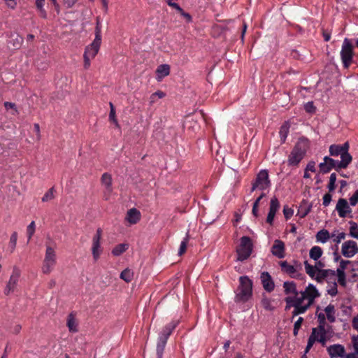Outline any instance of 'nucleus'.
Listing matches in <instances>:
<instances>
[{
	"mask_svg": "<svg viewBox=\"0 0 358 358\" xmlns=\"http://www.w3.org/2000/svg\"><path fill=\"white\" fill-rule=\"evenodd\" d=\"M309 148V141L304 137L300 138L292 150L288 157L287 164L291 166H296L303 159Z\"/></svg>",
	"mask_w": 358,
	"mask_h": 358,
	"instance_id": "f257e3e1",
	"label": "nucleus"
},
{
	"mask_svg": "<svg viewBox=\"0 0 358 358\" xmlns=\"http://www.w3.org/2000/svg\"><path fill=\"white\" fill-rule=\"evenodd\" d=\"M238 292L235 296L236 302H246L252 294V282L248 276H241Z\"/></svg>",
	"mask_w": 358,
	"mask_h": 358,
	"instance_id": "f03ea898",
	"label": "nucleus"
},
{
	"mask_svg": "<svg viewBox=\"0 0 358 358\" xmlns=\"http://www.w3.org/2000/svg\"><path fill=\"white\" fill-rule=\"evenodd\" d=\"M177 324L178 322H171L164 327L161 334L159 335L157 345V358H162L163 352L169 336L171 334Z\"/></svg>",
	"mask_w": 358,
	"mask_h": 358,
	"instance_id": "7ed1b4c3",
	"label": "nucleus"
},
{
	"mask_svg": "<svg viewBox=\"0 0 358 358\" xmlns=\"http://www.w3.org/2000/svg\"><path fill=\"white\" fill-rule=\"evenodd\" d=\"M285 301L286 302V310L294 307V310L292 311V319L300 314H303L310 307V305L308 303L302 305L303 301H301V299H299L298 296H287L285 299Z\"/></svg>",
	"mask_w": 358,
	"mask_h": 358,
	"instance_id": "20e7f679",
	"label": "nucleus"
},
{
	"mask_svg": "<svg viewBox=\"0 0 358 358\" xmlns=\"http://www.w3.org/2000/svg\"><path fill=\"white\" fill-rule=\"evenodd\" d=\"M252 247L251 238L248 236H243L241 238L240 245L236 250L237 260L243 262L247 259L252 254Z\"/></svg>",
	"mask_w": 358,
	"mask_h": 358,
	"instance_id": "39448f33",
	"label": "nucleus"
},
{
	"mask_svg": "<svg viewBox=\"0 0 358 358\" xmlns=\"http://www.w3.org/2000/svg\"><path fill=\"white\" fill-rule=\"evenodd\" d=\"M353 55L352 44L348 38H345L343 40L341 50V58L345 69L349 68L353 62Z\"/></svg>",
	"mask_w": 358,
	"mask_h": 358,
	"instance_id": "423d86ee",
	"label": "nucleus"
},
{
	"mask_svg": "<svg viewBox=\"0 0 358 358\" xmlns=\"http://www.w3.org/2000/svg\"><path fill=\"white\" fill-rule=\"evenodd\" d=\"M271 186L268 172L266 169L261 170L257 175L255 180L252 183L251 192L256 189L264 190Z\"/></svg>",
	"mask_w": 358,
	"mask_h": 358,
	"instance_id": "0eeeda50",
	"label": "nucleus"
},
{
	"mask_svg": "<svg viewBox=\"0 0 358 358\" xmlns=\"http://www.w3.org/2000/svg\"><path fill=\"white\" fill-rule=\"evenodd\" d=\"M56 264V254L50 246L46 248L45 255L43 263L42 271L45 274H49Z\"/></svg>",
	"mask_w": 358,
	"mask_h": 358,
	"instance_id": "6e6552de",
	"label": "nucleus"
},
{
	"mask_svg": "<svg viewBox=\"0 0 358 358\" xmlns=\"http://www.w3.org/2000/svg\"><path fill=\"white\" fill-rule=\"evenodd\" d=\"M300 296H298L299 299L301 301H304L305 299L308 300V303L309 305H312L315 301V299L320 296L318 290L316 289L315 286L313 284H309L304 291H301L299 292Z\"/></svg>",
	"mask_w": 358,
	"mask_h": 358,
	"instance_id": "1a4fd4ad",
	"label": "nucleus"
},
{
	"mask_svg": "<svg viewBox=\"0 0 358 358\" xmlns=\"http://www.w3.org/2000/svg\"><path fill=\"white\" fill-rule=\"evenodd\" d=\"M101 236L102 230L101 228H98L92 238V254L94 261H96L99 259L100 255L103 251L100 243Z\"/></svg>",
	"mask_w": 358,
	"mask_h": 358,
	"instance_id": "9d476101",
	"label": "nucleus"
},
{
	"mask_svg": "<svg viewBox=\"0 0 358 358\" xmlns=\"http://www.w3.org/2000/svg\"><path fill=\"white\" fill-rule=\"evenodd\" d=\"M349 150V143L348 142H345L342 145H331L329 147V153L332 156H338L341 155V159L343 158V157H345L348 155L350 158V160H352V157L351 155L348 152Z\"/></svg>",
	"mask_w": 358,
	"mask_h": 358,
	"instance_id": "9b49d317",
	"label": "nucleus"
},
{
	"mask_svg": "<svg viewBox=\"0 0 358 358\" xmlns=\"http://www.w3.org/2000/svg\"><path fill=\"white\" fill-rule=\"evenodd\" d=\"M324 160L329 163V166H330L331 169H334L337 171L342 169H346L352 162L348 155L345 157V156L343 157L341 161L335 160L327 156L324 157Z\"/></svg>",
	"mask_w": 358,
	"mask_h": 358,
	"instance_id": "f8f14e48",
	"label": "nucleus"
},
{
	"mask_svg": "<svg viewBox=\"0 0 358 358\" xmlns=\"http://www.w3.org/2000/svg\"><path fill=\"white\" fill-rule=\"evenodd\" d=\"M341 252L345 257H352L358 252V246L357 243L354 241H348L344 242L342 245Z\"/></svg>",
	"mask_w": 358,
	"mask_h": 358,
	"instance_id": "ddd939ff",
	"label": "nucleus"
},
{
	"mask_svg": "<svg viewBox=\"0 0 358 358\" xmlns=\"http://www.w3.org/2000/svg\"><path fill=\"white\" fill-rule=\"evenodd\" d=\"M280 266L282 271L292 278H297L300 275L297 273L298 270L301 268V264L295 262V265H289L286 261L280 262Z\"/></svg>",
	"mask_w": 358,
	"mask_h": 358,
	"instance_id": "4468645a",
	"label": "nucleus"
},
{
	"mask_svg": "<svg viewBox=\"0 0 358 358\" xmlns=\"http://www.w3.org/2000/svg\"><path fill=\"white\" fill-rule=\"evenodd\" d=\"M101 43V39L95 38L85 48L84 55L86 57L94 58L99 52Z\"/></svg>",
	"mask_w": 358,
	"mask_h": 358,
	"instance_id": "2eb2a0df",
	"label": "nucleus"
},
{
	"mask_svg": "<svg viewBox=\"0 0 358 358\" xmlns=\"http://www.w3.org/2000/svg\"><path fill=\"white\" fill-rule=\"evenodd\" d=\"M336 210H337L340 217L344 218L348 213L352 212V210L345 199L341 198L338 200L336 206Z\"/></svg>",
	"mask_w": 358,
	"mask_h": 358,
	"instance_id": "dca6fc26",
	"label": "nucleus"
},
{
	"mask_svg": "<svg viewBox=\"0 0 358 358\" xmlns=\"http://www.w3.org/2000/svg\"><path fill=\"white\" fill-rule=\"evenodd\" d=\"M19 277L20 271L17 268H14L13 273L10 277L9 281L5 288V294L8 295L15 290Z\"/></svg>",
	"mask_w": 358,
	"mask_h": 358,
	"instance_id": "f3484780",
	"label": "nucleus"
},
{
	"mask_svg": "<svg viewBox=\"0 0 358 358\" xmlns=\"http://www.w3.org/2000/svg\"><path fill=\"white\" fill-rule=\"evenodd\" d=\"M101 184L105 188L104 198L108 200L113 192L111 176L105 173L101 176Z\"/></svg>",
	"mask_w": 358,
	"mask_h": 358,
	"instance_id": "a211bd4d",
	"label": "nucleus"
},
{
	"mask_svg": "<svg viewBox=\"0 0 358 358\" xmlns=\"http://www.w3.org/2000/svg\"><path fill=\"white\" fill-rule=\"evenodd\" d=\"M262 285L264 289L268 292H271L275 288L274 282L271 276V275L266 272L264 271L261 273L260 276Z\"/></svg>",
	"mask_w": 358,
	"mask_h": 358,
	"instance_id": "6ab92c4d",
	"label": "nucleus"
},
{
	"mask_svg": "<svg viewBox=\"0 0 358 358\" xmlns=\"http://www.w3.org/2000/svg\"><path fill=\"white\" fill-rule=\"evenodd\" d=\"M285 243L280 240H275L271 247V253L279 259L285 257Z\"/></svg>",
	"mask_w": 358,
	"mask_h": 358,
	"instance_id": "aec40b11",
	"label": "nucleus"
},
{
	"mask_svg": "<svg viewBox=\"0 0 358 358\" xmlns=\"http://www.w3.org/2000/svg\"><path fill=\"white\" fill-rule=\"evenodd\" d=\"M327 352L331 357H343L345 355V348L340 344H334L327 348Z\"/></svg>",
	"mask_w": 358,
	"mask_h": 358,
	"instance_id": "412c9836",
	"label": "nucleus"
},
{
	"mask_svg": "<svg viewBox=\"0 0 358 358\" xmlns=\"http://www.w3.org/2000/svg\"><path fill=\"white\" fill-rule=\"evenodd\" d=\"M141 219V213L135 208L129 209L125 217V220L131 224H136Z\"/></svg>",
	"mask_w": 358,
	"mask_h": 358,
	"instance_id": "4be33fe9",
	"label": "nucleus"
},
{
	"mask_svg": "<svg viewBox=\"0 0 358 358\" xmlns=\"http://www.w3.org/2000/svg\"><path fill=\"white\" fill-rule=\"evenodd\" d=\"M336 275V271L331 269L319 270L316 275L315 280L320 283H322L327 277Z\"/></svg>",
	"mask_w": 358,
	"mask_h": 358,
	"instance_id": "5701e85b",
	"label": "nucleus"
},
{
	"mask_svg": "<svg viewBox=\"0 0 358 358\" xmlns=\"http://www.w3.org/2000/svg\"><path fill=\"white\" fill-rule=\"evenodd\" d=\"M284 292L286 294H293V296H299L296 289V285L293 281H287L283 283Z\"/></svg>",
	"mask_w": 358,
	"mask_h": 358,
	"instance_id": "b1692460",
	"label": "nucleus"
},
{
	"mask_svg": "<svg viewBox=\"0 0 358 358\" xmlns=\"http://www.w3.org/2000/svg\"><path fill=\"white\" fill-rule=\"evenodd\" d=\"M312 207V203H308L306 201L303 200L298 209L297 215L301 218L306 217L310 212Z\"/></svg>",
	"mask_w": 358,
	"mask_h": 358,
	"instance_id": "393cba45",
	"label": "nucleus"
},
{
	"mask_svg": "<svg viewBox=\"0 0 358 358\" xmlns=\"http://www.w3.org/2000/svg\"><path fill=\"white\" fill-rule=\"evenodd\" d=\"M335 234H330L328 230L322 229L319 231L316 235V241L322 243H326L330 238L334 237Z\"/></svg>",
	"mask_w": 358,
	"mask_h": 358,
	"instance_id": "a878e982",
	"label": "nucleus"
},
{
	"mask_svg": "<svg viewBox=\"0 0 358 358\" xmlns=\"http://www.w3.org/2000/svg\"><path fill=\"white\" fill-rule=\"evenodd\" d=\"M157 79L161 80L164 77L167 76L170 73V66L169 64H161L157 70Z\"/></svg>",
	"mask_w": 358,
	"mask_h": 358,
	"instance_id": "bb28decb",
	"label": "nucleus"
},
{
	"mask_svg": "<svg viewBox=\"0 0 358 358\" xmlns=\"http://www.w3.org/2000/svg\"><path fill=\"white\" fill-rule=\"evenodd\" d=\"M289 128L290 124L288 121L285 122L280 127L279 134L282 143L285 142L287 136L289 134Z\"/></svg>",
	"mask_w": 358,
	"mask_h": 358,
	"instance_id": "cd10ccee",
	"label": "nucleus"
},
{
	"mask_svg": "<svg viewBox=\"0 0 358 358\" xmlns=\"http://www.w3.org/2000/svg\"><path fill=\"white\" fill-rule=\"evenodd\" d=\"M323 251L319 246H313L309 252L310 257L315 261H317L322 255Z\"/></svg>",
	"mask_w": 358,
	"mask_h": 358,
	"instance_id": "c85d7f7f",
	"label": "nucleus"
},
{
	"mask_svg": "<svg viewBox=\"0 0 358 358\" xmlns=\"http://www.w3.org/2000/svg\"><path fill=\"white\" fill-rule=\"evenodd\" d=\"M169 6L177 10L180 14L183 16L187 22L192 21V17L188 13H185L183 9L176 3H169Z\"/></svg>",
	"mask_w": 358,
	"mask_h": 358,
	"instance_id": "c756f323",
	"label": "nucleus"
},
{
	"mask_svg": "<svg viewBox=\"0 0 358 358\" xmlns=\"http://www.w3.org/2000/svg\"><path fill=\"white\" fill-rule=\"evenodd\" d=\"M128 249V245L125 243H121L117 245L113 250L111 253L113 255L117 257L122 255Z\"/></svg>",
	"mask_w": 358,
	"mask_h": 358,
	"instance_id": "7c9ffc66",
	"label": "nucleus"
},
{
	"mask_svg": "<svg viewBox=\"0 0 358 358\" xmlns=\"http://www.w3.org/2000/svg\"><path fill=\"white\" fill-rule=\"evenodd\" d=\"M120 277L126 282H130L134 278V272L129 268H125L121 272Z\"/></svg>",
	"mask_w": 358,
	"mask_h": 358,
	"instance_id": "2f4dec72",
	"label": "nucleus"
},
{
	"mask_svg": "<svg viewBox=\"0 0 358 358\" xmlns=\"http://www.w3.org/2000/svg\"><path fill=\"white\" fill-rule=\"evenodd\" d=\"M22 42V37L18 35L13 36L11 39L9 41V43L12 45V47L14 49H19L21 47Z\"/></svg>",
	"mask_w": 358,
	"mask_h": 358,
	"instance_id": "473e14b6",
	"label": "nucleus"
},
{
	"mask_svg": "<svg viewBox=\"0 0 358 358\" xmlns=\"http://www.w3.org/2000/svg\"><path fill=\"white\" fill-rule=\"evenodd\" d=\"M324 311H325V313L327 314V317L328 320L330 322H334L335 321V316L334 315V312H335L334 306L332 305V304L328 305L325 308Z\"/></svg>",
	"mask_w": 358,
	"mask_h": 358,
	"instance_id": "72a5a7b5",
	"label": "nucleus"
},
{
	"mask_svg": "<svg viewBox=\"0 0 358 358\" xmlns=\"http://www.w3.org/2000/svg\"><path fill=\"white\" fill-rule=\"evenodd\" d=\"M279 208V201L275 196H273L270 201L269 212L275 214Z\"/></svg>",
	"mask_w": 358,
	"mask_h": 358,
	"instance_id": "f704fd0d",
	"label": "nucleus"
},
{
	"mask_svg": "<svg viewBox=\"0 0 358 358\" xmlns=\"http://www.w3.org/2000/svg\"><path fill=\"white\" fill-rule=\"evenodd\" d=\"M304 266H305V269H306V273L313 279H315V273L317 271L316 268H315V266L310 265L308 264V262L307 261H305L304 262Z\"/></svg>",
	"mask_w": 358,
	"mask_h": 358,
	"instance_id": "c9c22d12",
	"label": "nucleus"
},
{
	"mask_svg": "<svg viewBox=\"0 0 358 358\" xmlns=\"http://www.w3.org/2000/svg\"><path fill=\"white\" fill-rule=\"evenodd\" d=\"M189 240V232H187L186 234V237L184 238V240L180 243V248L178 250V255L181 256L185 252Z\"/></svg>",
	"mask_w": 358,
	"mask_h": 358,
	"instance_id": "e433bc0d",
	"label": "nucleus"
},
{
	"mask_svg": "<svg viewBox=\"0 0 358 358\" xmlns=\"http://www.w3.org/2000/svg\"><path fill=\"white\" fill-rule=\"evenodd\" d=\"M336 271V274L337 275V277H338V283L341 286L345 287V285H346V275H345V271Z\"/></svg>",
	"mask_w": 358,
	"mask_h": 358,
	"instance_id": "4c0bfd02",
	"label": "nucleus"
},
{
	"mask_svg": "<svg viewBox=\"0 0 358 358\" xmlns=\"http://www.w3.org/2000/svg\"><path fill=\"white\" fill-rule=\"evenodd\" d=\"M109 104H110V113H109V120H110V121L113 122L116 125V127H119V124H118L117 120L116 119V116H115V107L111 102H110Z\"/></svg>",
	"mask_w": 358,
	"mask_h": 358,
	"instance_id": "58836bf2",
	"label": "nucleus"
},
{
	"mask_svg": "<svg viewBox=\"0 0 358 358\" xmlns=\"http://www.w3.org/2000/svg\"><path fill=\"white\" fill-rule=\"evenodd\" d=\"M17 232H13L10 238L9 241V248L10 249V252H13L16 247L17 244Z\"/></svg>",
	"mask_w": 358,
	"mask_h": 358,
	"instance_id": "ea45409f",
	"label": "nucleus"
},
{
	"mask_svg": "<svg viewBox=\"0 0 358 358\" xmlns=\"http://www.w3.org/2000/svg\"><path fill=\"white\" fill-rule=\"evenodd\" d=\"M350 235L355 238L358 239V225L356 222H350Z\"/></svg>",
	"mask_w": 358,
	"mask_h": 358,
	"instance_id": "a19ab883",
	"label": "nucleus"
},
{
	"mask_svg": "<svg viewBox=\"0 0 358 358\" xmlns=\"http://www.w3.org/2000/svg\"><path fill=\"white\" fill-rule=\"evenodd\" d=\"M336 174L333 173L331 174L329 178V182L328 184V189L329 192H333L336 189Z\"/></svg>",
	"mask_w": 358,
	"mask_h": 358,
	"instance_id": "79ce46f5",
	"label": "nucleus"
},
{
	"mask_svg": "<svg viewBox=\"0 0 358 358\" xmlns=\"http://www.w3.org/2000/svg\"><path fill=\"white\" fill-rule=\"evenodd\" d=\"M44 1L45 0H36V7H37V8L38 9V10L40 12L41 16L43 18H46L47 17V13L45 10V9L43 8V2H44Z\"/></svg>",
	"mask_w": 358,
	"mask_h": 358,
	"instance_id": "37998d69",
	"label": "nucleus"
},
{
	"mask_svg": "<svg viewBox=\"0 0 358 358\" xmlns=\"http://www.w3.org/2000/svg\"><path fill=\"white\" fill-rule=\"evenodd\" d=\"M261 303L263 308L267 310H273L274 309L273 306L271 304V300L266 296H264L262 298Z\"/></svg>",
	"mask_w": 358,
	"mask_h": 358,
	"instance_id": "c03bdc74",
	"label": "nucleus"
},
{
	"mask_svg": "<svg viewBox=\"0 0 358 358\" xmlns=\"http://www.w3.org/2000/svg\"><path fill=\"white\" fill-rule=\"evenodd\" d=\"M55 188L51 187L42 197L43 202L49 201L55 198L54 195Z\"/></svg>",
	"mask_w": 358,
	"mask_h": 358,
	"instance_id": "a18cd8bd",
	"label": "nucleus"
},
{
	"mask_svg": "<svg viewBox=\"0 0 358 358\" xmlns=\"http://www.w3.org/2000/svg\"><path fill=\"white\" fill-rule=\"evenodd\" d=\"M94 34L95 38L101 39V26L99 17H96Z\"/></svg>",
	"mask_w": 358,
	"mask_h": 358,
	"instance_id": "49530a36",
	"label": "nucleus"
},
{
	"mask_svg": "<svg viewBox=\"0 0 358 358\" xmlns=\"http://www.w3.org/2000/svg\"><path fill=\"white\" fill-rule=\"evenodd\" d=\"M327 293L331 296H335L338 294L337 283L336 280H334L331 285H329V287L327 289Z\"/></svg>",
	"mask_w": 358,
	"mask_h": 358,
	"instance_id": "de8ad7c7",
	"label": "nucleus"
},
{
	"mask_svg": "<svg viewBox=\"0 0 358 358\" xmlns=\"http://www.w3.org/2000/svg\"><path fill=\"white\" fill-rule=\"evenodd\" d=\"M67 326H68L70 331H73V332L77 331L76 322H75L73 317L71 315H70L69 316L68 321H67Z\"/></svg>",
	"mask_w": 358,
	"mask_h": 358,
	"instance_id": "09e8293b",
	"label": "nucleus"
},
{
	"mask_svg": "<svg viewBox=\"0 0 358 358\" xmlns=\"http://www.w3.org/2000/svg\"><path fill=\"white\" fill-rule=\"evenodd\" d=\"M316 339H317V337L314 336V335H310L309 336L308 340V343H307L306 348L305 349V352L303 355H306V353H308L309 352V350H310V348L313 347V344L316 341Z\"/></svg>",
	"mask_w": 358,
	"mask_h": 358,
	"instance_id": "8fccbe9b",
	"label": "nucleus"
},
{
	"mask_svg": "<svg viewBox=\"0 0 358 358\" xmlns=\"http://www.w3.org/2000/svg\"><path fill=\"white\" fill-rule=\"evenodd\" d=\"M319 167L320 172L322 173H327L331 170V168L329 166V163L326 162L324 160L319 164Z\"/></svg>",
	"mask_w": 358,
	"mask_h": 358,
	"instance_id": "3c124183",
	"label": "nucleus"
},
{
	"mask_svg": "<svg viewBox=\"0 0 358 358\" xmlns=\"http://www.w3.org/2000/svg\"><path fill=\"white\" fill-rule=\"evenodd\" d=\"M35 231V222L32 221L27 228V232L28 235V242L31 239V236L34 234Z\"/></svg>",
	"mask_w": 358,
	"mask_h": 358,
	"instance_id": "603ef678",
	"label": "nucleus"
},
{
	"mask_svg": "<svg viewBox=\"0 0 358 358\" xmlns=\"http://www.w3.org/2000/svg\"><path fill=\"white\" fill-rule=\"evenodd\" d=\"M293 213L294 210L292 208H289L287 206H284L283 214L286 220L289 219L293 215Z\"/></svg>",
	"mask_w": 358,
	"mask_h": 358,
	"instance_id": "864d4df0",
	"label": "nucleus"
},
{
	"mask_svg": "<svg viewBox=\"0 0 358 358\" xmlns=\"http://www.w3.org/2000/svg\"><path fill=\"white\" fill-rule=\"evenodd\" d=\"M345 238V234L344 232L339 233L337 236H334L333 237V241L336 243V244H338L341 243V241Z\"/></svg>",
	"mask_w": 358,
	"mask_h": 358,
	"instance_id": "5fc2aeb1",
	"label": "nucleus"
},
{
	"mask_svg": "<svg viewBox=\"0 0 358 358\" xmlns=\"http://www.w3.org/2000/svg\"><path fill=\"white\" fill-rule=\"evenodd\" d=\"M350 203L351 206H355L358 203V189L350 198Z\"/></svg>",
	"mask_w": 358,
	"mask_h": 358,
	"instance_id": "6e6d98bb",
	"label": "nucleus"
},
{
	"mask_svg": "<svg viewBox=\"0 0 358 358\" xmlns=\"http://www.w3.org/2000/svg\"><path fill=\"white\" fill-rule=\"evenodd\" d=\"M350 262L349 260H344L341 259L340 262L339 266L336 269V271H345V269L346 268V266L348 264H349Z\"/></svg>",
	"mask_w": 358,
	"mask_h": 358,
	"instance_id": "4d7b16f0",
	"label": "nucleus"
},
{
	"mask_svg": "<svg viewBox=\"0 0 358 358\" xmlns=\"http://www.w3.org/2000/svg\"><path fill=\"white\" fill-rule=\"evenodd\" d=\"M304 108H305L306 111L308 113H314L315 110V107L314 106L313 102H308L304 106Z\"/></svg>",
	"mask_w": 358,
	"mask_h": 358,
	"instance_id": "13d9d810",
	"label": "nucleus"
},
{
	"mask_svg": "<svg viewBox=\"0 0 358 358\" xmlns=\"http://www.w3.org/2000/svg\"><path fill=\"white\" fill-rule=\"evenodd\" d=\"M331 195L329 193H327L323 196V205L328 206L331 201Z\"/></svg>",
	"mask_w": 358,
	"mask_h": 358,
	"instance_id": "bf43d9fd",
	"label": "nucleus"
},
{
	"mask_svg": "<svg viewBox=\"0 0 358 358\" xmlns=\"http://www.w3.org/2000/svg\"><path fill=\"white\" fill-rule=\"evenodd\" d=\"M64 5L67 8H70L74 6L78 0H62Z\"/></svg>",
	"mask_w": 358,
	"mask_h": 358,
	"instance_id": "052dcab7",
	"label": "nucleus"
},
{
	"mask_svg": "<svg viewBox=\"0 0 358 358\" xmlns=\"http://www.w3.org/2000/svg\"><path fill=\"white\" fill-rule=\"evenodd\" d=\"M316 341L320 343L322 346H325L327 342L326 334H324V333L320 334V336L317 337V339H316Z\"/></svg>",
	"mask_w": 358,
	"mask_h": 358,
	"instance_id": "680f3d73",
	"label": "nucleus"
},
{
	"mask_svg": "<svg viewBox=\"0 0 358 358\" xmlns=\"http://www.w3.org/2000/svg\"><path fill=\"white\" fill-rule=\"evenodd\" d=\"M306 171H310L311 172H315L316 169H315V162L311 161V162H308V164L306 166Z\"/></svg>",
	"mask_w": 358,
	"mask_h": 358,
	"instance_id": "e2e57ef3",
	"label": "nucleus"
},
{
	"mask_svg": "<svg viewBox=\"0 0 358 358\" xmlns=\"http://www.w3.org/2000/svg\"><path fill=\"white\" fill-rule=\"evenodd\" d=\"M83 57H84V68L87 69L90 66V60L92 58L86 57L85 55H83Z\"/></svg>",
	"mask_w": 358,
	"mask_h": 358,
	"instance_id": "0e129e2a",
	"label": "nucleus"
},
{
	"mask_svg": "<svg viewBox=\"0 0 358 358\" xmlns=\"http://www.w3.org/2000/svg\"><path fill=\"white\" fill-rule=\"evenodd\" d=\"M4 1H6L7 6L9 8H10L12 9L15 8L16 4H17L15 0H4Z\"/></svg>",
	"mask_w": 358,
	"mask_h": 358,
	"instance_id": "69168bd1",
	"label": "nucleus"
},
{
	"mask_svg": "<svg viewBox=\"0 0 358 358\" xmlns=\"http://www.w3.org/2000/svg\"><path fill=\"white\" fill-rule=\"evenodd\" d=\"M164 96H165V94L163 92L159 91V90L152 94V98L158 97L159 99H162V98H164Z\"/></svg>",
	"mask_w": 358,
	"mask_h": 358,
	"instance_id": "338daca9",
	"label": "nucleus"
},
{
	"mask_svg": "<svg viewBox=\"0 0 358 358\" xmlns=\"http://www.w3.org/2000/svg\"><path fill=\"white\" fill-rule=\"evenodd\" d=\"M275 215V214L268 212L267 218H266V222L268 223H269L270 224H272Z\"/></svg>",
	"mask_w": 358,
	"mask_h": 358,
	"instance_id": "774afa93",
	"label": "nucleus"
}]
</instances>
